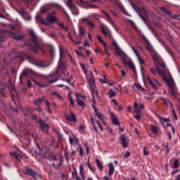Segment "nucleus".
<instances>
[{"instance_id":"a878e982","label":"nucleus","mask_w":180,"mask_h":180,"mask_svg":"<svg viewBox=\"0 0 180 180\" xmlns=\"http://www.w3.org/2000/svg\"><path fill=\"white\" fill-rule=\"evenodd\" d=\"M69 142L70 144H78L79 143V141L78 140V138L75 136V135H73V138H69Z\"/></svg>"},{"instance_id":"f3484780","label":"nucleus","mask_w":180,"mask_h":180,"mask_svg":"<svg viewBox=\"0 0 180 180\" xmlns=\"http://www.w3.org/2000/svg\"><path fill=\"white\" fill-rule=\"evenodd\" d=\"M87 82L89 86L91 87L93 94L96 95L98 94V91H96V86L95 85V79H91L87 80Z\"/></svg>"},{"instance_id":"f257e3e1","label":"nucleus","mask_w":180,"mask_h":180,"mask_svg":"<svg viewBox=\"0 0 180 180\" xmlns=\"http://www.w3.org/2000/svg\"><path fill=\"white\" fill-rule=\"evenodd\" d=\"M157 72L158 74H159V75H160V77H162L164 81L167 82V84L169 86V94H170L172 96H176V94H175V91H176V87L175 86V82H174V79L172 78L171 73L168 74V79L167 75H165V72L160 68H157Z\"/></svg>"},{"instance_id":"dca6fc26","label":"nucleus","mask_w":180,"mask_h":180,"mask_svg":"<svg viewBox=\"0 0 180 180\" xmlns=\"http://www.w3.org/2000/svg\"><path fill=\"white\" fill-rule=\"evenodd\" d=\"M101 32L104 36H106V37H112V33L110 32V30L106 27V25L103 24H101Z\"/></svg>"},{"instance_id":"4c0bfd02","label":"nucleus","mask_w":180,"mask_h":180,"mask_svg":"<svg viewBox=\"0 0 180 180\" xmlns=\"http://www.w3.org/2000/svg\"><path fill=\"white\" fill-rule=\"evenodd\" d=\"M97 39H98V41L102 44V46H103V47L106 48V43H105V41H103V39H102V37L98 35Z\"/></svg>"},{"instance_id":"8fccbe9b","label":"nucleus","mask_w":180,"mask_h":180,"mask_svg":"<svg viewBox=\"0 0 180 180\" xmlns=\"http://www.w3.org/2000/svg\"><path fill=\"white\" fill-rule=\"evenodd\" d=\"M58 25H59L60 27H62V29H65V30H66V31L68 32V28L64 25V23H63V22H59V23H58Z\"/></svg>"},{"instance_id":"4d7b16f0","label":"nucleus","mask_w":180,"mask_h":180,"mask_svg":"<svg viewBox=\"0 0 180 180\" xmlns=\"http://www.w3.org/2000/svg\"><path fill=\"white\" fill-rule=\"evenodd\" d=\"M133 51L135 53L136 56L139 58L140 57V53H139V52L137 51V50H136V49H134L133 46L131 47Z\"/></svg>"},{"instance_id":"1a4fd4ad","label":"nucleus","mask_w":180,"mask_h":180,"mask_svg":"<svg viewBox=\"0 0 180 180\" xmlns=\"http://www.w3.org/2000/svg\"><path fill=\"white\" fill-rule=\"evenodd\" d=\"M25 174L26 175H30L34 179H40V174L29 167H25Z\"/></svg>"},{"instance_id":"2f4dec72","label":"nucleus","mask_w":180,"mask_h":180,"mask_svg":"<svg viewBox=\"0 0 180 180\" xmlns=\"http://www.w3.org/2000/svg\"><path fill=\"white\" fill-rule=\"evenodd\" d=\"M96 162L97 164L98 168L100 169V171H102L103 169V165H102L101 160H99V159H96Z\"/></svg>"},{"instance_id":"5fc2aeb1","label":"nucleus","mask_w":180,"mask_h":180,"mask_svg":"<svg viewBox=\"0 0 180 180\" xmlns=\"http://www.w3.org/2000/svg\"><path fill=\"white\" fill-rule=\"evenodd\" d=\"M57 6V9H63L65 15H66V16L70 18V17H68V14L67 13V12H65V10H64V8H63L62 6Z\"/></svg>"},{"instance_id":"5701e85b","label":"nucleus","mask_w":180,"mask_h":180,"mask_svg":"<svg viewBox=\"0 0 180 180\" xmlns=\"http://www.w3.org/2000/svg\"><path fill=\"white\" fill-rule=\"evenodd\" d=\"M81 98H83L84 99H85V97L84 96L77 94L76 101L79 106H85V103H84V101L81 100Z\"/></svg>"},{"instance_id":"cd10ccee","label":"nucleus","mask_w":180,"mask_h":180,"mask_svg":"<svg viewBox=\"0 0 180 180\" xmlns=\"http://www.w3.org/2000/svg\"><path fill=\"white\" fill-rule=\"evenodd\" d=\"M113 46H115V50L116 51V53L117 54H119L120 56H122V54H123V51H122V49H120V48L119 47V45H117V43L116 42H113Z\"/></svg>"},{"instance_id":"20e7f679","label":"nucleus","mask_w":180,"mask_h":180,"mask_svg":"<svg viewBox=\"0 0 180 180\" xmlns=\"http://www.w3.org/2000/svg\"><path fill=\"white\" fill-rule=\"evenodd\" d=\"M79 175L81 176V177H79L78 176V172H77V169L74 168V170L72 173V178L73 179H76V180H84L86 178L85 176V167H84V164L83 163H80L79 164Z\"/></svg>"},{"instance_id":"412c9836","label":"nucleus","mask_w":180,"mask_h":180,"mask_svg":"<svg viewBox=\"0 0 180 180\" xmlns=\"http://www.w3.org/2000/svg\"><path fill=\"white\" fill-rule=\"evenodd\" d=\"M65 119L69 122H74V123H77V116L73 112H70V115H65Z\"/></svg>"},{"instance_id":"6ab92c4d","label":"nucleus","mask_w":180,"mask_h":180,"mask_svg":"<svg viewBox=\"0 0 180 180\" xmlns=\"http://www.w3.org/2000/svg\"><path fill=\"white\" fill-rule=\"evenodd\" d=\"M32 64L34 65H37V67H41V68H44L46 65H44V61L39 60L38 59H32Z\"/></svg>"},{"instance_id":"bf43d9fd","label":"nucleus","mask_w":180,"mask_h":180,"mask_svg":"<svg viewBox=\"0 0 180 180\" xmlns=\"http://www.w3.org/2000/svg\"><path fill=\"white\" fill-rule=\"evenodd\" d=\"M134 117L136 120H140L141 119V114H136V115H134Z\"/></svg>"},{"instance_id":"6e6552de","label":"nucleus","mask_w":180,"mask_h":180,"mask_svg":"<svg viewBox=\"0 0 180 180\" xmlns=\"http://www.w3.org/2000/svg\"><path fill=\"white\" fill-rule=\"evenodd\" d=\"M43 101H44V102L46 103V106L47 108V112L49 113H51V108H50V107L51 106V104L49 101H47V100H45L44 98H39L38 99H35L34 101V105H37V106H40V105H41V103H43Z\"/></svg>"},{"instance_id":"f8f14e48","label":"nucleus","mask_w":180,"mask_h":180,"mask_svg":"<svg viewBox=\"0 0 180 180\" xmlns=\"http://www.w3.org/2000/svg\"><path fill=\"white\" fill-rule=\"evenodd\" d=\"M81 68L86 75V80L89 81V79H94V75H92V72H88L86 68H85V65L84 64H81Z\"/></svg>"},{"instance_id":"c85d7f7f","label":"nucleus","mask_w":180,"mask_h":180,"mask_svg":"<svg viewBox=\"0 0 180 180\" xmlns=\"http://www.w3.org/2000/svg\"><path fill=\"white\" fill-rule=\"evenodd\" d=\"M133 89H134V91H141V92H143L144 91V89L139 83H135L134 86H133Z\"/></svg>"},{"instance_id":"2eb2a0df","label":"nucleus","mask_w":180,"mask_h":180,"mask_svg":"<svg viewBox=\"0 0 180 180\" xmlns=\"http://www.w3.org/2000/svg\"><path fill=\"white\" fill-rule=\"evenodd\" d=\"M72 1L73 0H68V2L66 3V4L69 8H72V6H74V4H72ZM77 5H79V6H81L82 8H85L86 6V5H85L84 1L82 0H78L77 1Z\"/></svg>"},{"instance_id":"13d9d810","label":"nucleus","mask_w":180,"mask_h":180,"mask_svg":"<svg viewBox=\"0 0 180 180\" xmlns=\"http://www.w3.org/2000/svg\"><path fill=\"white\" fill-rule=\"evenodd\" d=\"M69 37H70V40H71V41H72L75 44H81V42H77L74 39H72V37H71V35L70 34V33H69Z\"/></svg>"},{"instance_id":"680f3d73","label":"nucleus","mask_w":180,"mask_h":180,"mask_svg":"<svg viewBox=\"0 0 180 180\" xmlns=\"http://www.w3.org/2000/svg\"><path fill=\"white\" fill-rule=\"evenodd\" d=\"M135 113H136V115H141V110H140V108H136V109L135 110Z\"/></svg>"},{"instance_id":"a18cd8bd","label":"nucleus","mask_w":180,"mask_h":180,"mask_svg":"<svg viewBox=\"0 0 180 180\" xmlns=\"http://www.w3.org/2000/svg\"><path fill=\"white\" fill-rule=\"evenodd\" d=\"M52 95H55L56 98H58V99H60V101H63V97L57 92H52Z\"/></svg>"},{"instance_id":"423d86ee","label":"nucleus","mask_w":180,"mask_h":180,"mask_svg":"<svg viewBox=\"0 0 180 180\" xmlns=\"http://www.w3.org/2000/svg\"><path fill=\"white\" fill-rule=\"evenodd\" d=\"M79 22L82 23V22H84L85 25L89 29V30H92V29H95L96 27V25L95 24V22L92 20H89L88 18H83L79 20Z\"/></svg>"},{"instance_id":"6e6d98bb","label":"nucleus","mask_w":180,"mask_h":180,"mask_svg":"<svg viewBox=\"0 0 180 180\" xmlns=\"http://www.w3.org/2000/svg\"><path fill=\"white\" fill-rule=\"evenodd\" d=\"M18 12L20 13V15H21V16H22V18H24L25 15H26V12H25L23 10L18 11Z\"/></svg>"},{"instance_id":"c9c22d12","label":"nucleus","mask_w":180,"mask_h":180,"mask_svg":"<svg viewBox=\"0 0 180 180\" xmlns=\"http://www.w3.org/2000/svg\"><path fill=\"white\" fill-rule=\"evenodd\" d=\"M95 113H96L97 117H98V119H100V120H103L105 119V117H103V115H102V113L98 112V110H95Z\"/></svg>"},{"instance_id":"7ed1b4c3","label":"nucleus","mask_w":180,"mask_h":180,"mask_svg":"<svg viewBox=\"0 0 180 180\" xmlns=\"http://www.w3.org/2000/svg\"><path fill=\"white\" fill-rule=\"evenodd\" d=\"M56 15V12H52L49 13L46 18V20L43 19L40 15H37L36 17L37 20L41 22L42 25H46V26H49L50 23H54V22H57V17L54 16Z\"/></svg>"},{"instance_id":"f03ea898","label":"nucleus","mask_w":180,"mask_h":180,"mask_svg":"<svg viewBox=\"0 0 180 180\" xmlns=\"http://www.w3.org/2000/svg\"><path fill=\"white\" fill-rule=\"evenodd\" d=\"M59 50H60V58L58 62V67L57 71H56L53 75H51L49 77V82H56V81H58V72H61L62 74L64 73V71H65V64L61 62V57H63V54L65 53V49L63 48V46H59Z\"/></svg>"},{"instance_id":"e2e57ef3","label":"nucleus","mask_w":180,"mask_h":180,"mask_svg":"<svg viewBox=\"0 0 180 180\" xmlns=\"http://www.w3.org/2000/svg\"><path fill=\"white\" fill-rule=\"evenodd\" d=\"M49 9H50L49 8H43V9L41 11V13H46V12H47V11H49Z\"/></svg>"},{"instance_id":"49530a36","label":"nucleus","mask_w":180,"mask_h":180,"mask_svg":"<svg viewBox=\"0 0 180 180\" xmlns=\"http://www.w3.org/2000/svg\"><path fill=\"white\" fill-rule=\"evenodd\" d=\"M150 72L152 74H153V75H157V68H150Z\"/></svg>"},{"instance_id":"864d4df0","label":"nucleus","mask_w":180,"mask_h":180,"mask_svg":"<svg viewBox=\"0 0 180 180\" xmlns=\"http://www.w3.org/2000/svg\"><path fill=\"white\" fill-rule=\"evenodd\" d=\"M84 147H85V148L86 150L87 154H89V146L88 145V143H84Z\"/></svg>"},{"instance_id":"ea45409f","label":"nucleus","mask_w":180,"mask_h":180,"mask_svg":"<svg viewBox=\"0 0 180 180\" xmlns=\"http://www.w3.org/2000/svg\"><path fill=\"white\" fill-rule=\"evenodd\" d=\"M11 157H15V158H16V160H20V155L19 154H18L16 152H13L12 153H11Z\"/></svg>"},{"instance_id":"72a5a7b5","label":"nucleus","mask_w":180,"mask_h":180,"mask_svg":"<svg viewBox=\"0 0 180 180\" xmlns=\"http://www.w3.org/2000/svg\"><path fill=\"white\" fill-rule=\"evenodd\" d=\"M150 131H152V133H154V134H158V128L155 125H151Z\"/></svg>"},{"instance_id":"052dcab7","label":"nucleus","mask_w":180,"mask_h":180,"mask_svg":"<svg viewBox=\"0 0 180 180\" xmlns=\"http://www.w3.org/2000/svg\"><path fill=\"white\" fill-rule=\"evenodd\" d=\"M110 13H112L113 15V16H115L116 18H117L119 15H117V13H116V12H115L113 10L110 9Z\"/></svg>"},{"instance_id":"f704fd0d","label":"nucleus","mask_w":180,"mask_h":180,"mask_svg":"<svg viewBox=\"0 0 180 180\" xmlns=\"http://www.w3.org/2000/svg\"><path fill=\"white\" fill-rule=\"evenodd\" d=\"M128 67H129L130 70H132L133 72H134V74H136V66H134V64H133V63L129 62Z\"/></svg>"},{"instance_id":"b1692460","label":"nucleus","mask_w":180,"mask_h":180,"mask_svg":"<svg viewBox=\"0 0 180 180\" xmlns=\"http://www.w3.org/2000/svg\"><path fill=\"white\" fill-rule=\"evenodd\" d=\"M121 144L124 148H127V146H129V142L127 141V139H126V136L121 135Z\"/></svg>"},{"instance_id":"79ce46f5","label":"nucleus","mask_w":180,"mask_h":180,"mask_svg":"<svg viewBox=\"0 0 180 180\" xmlns=\"http://www.w3.org/2000/svg\"><path fill=\"white\" fill-rule=\"evenodd\" d=\"M87 166H88V168H89V169H91L94 173H95V171H96V169L92 167V166H91V162L89 160L87 162Z\"/></svg>"},{"instance_id":"ddd939ff","label":"nucleus","mask_w":180,"mask_h":180,"mask_svg":"<svg viewBox=\"0 0 180 180\" xmlns=\"http://www.w3.org/2000/svg\"><path fill=\"white\" fill-rule=\"evenodd\" d=\"M102 13L104 15V16L106 18L107 22L110 23L114 27V29H116V26L115 25V22H113V20H112V18L110 17V14L109 13L106 12L105 11L102 10Z\"/></svg>"},{"instance_id":"aec40b11","label":"nucleus","mask_w":180,"mask_h":180,"mask_svg":"<svg viewBox=\"0 0 180 180\" xmlns=\"http://www.w3.org/2000/svg\"><path fill=\"white\" fill-rule=\"evenodd\" d=\"M39 123L41 126L42 131H44V133H48L47 130H49V124H46V122L41 120H39Z\"/></svg>"},{"instance_id":"0eeeda50","label":"nucleus","mask_w":180,"mask_h":180,"mask_svg":"<svg viewBox=\"0 0 180 180\" xmlns=\"http://www.w3.org/2000/svg\"><path fill=\"white\" fill-rule=\"evenodd\" d=\"M51 160L53 161L54 167L58 168L59 167H61V164H63V155H58L53 156Z\"/></svg>"},{"instance_id":"338daca9","label":"nucleus","mask_w":180,"mask_h":180,"mask_svg":"<svg viewBox=\"0 0 180 180\" xmlns=\"http://www.w3.org/2000/svg\"><path fill=\"white\" fill-rule=\"evenodd\" d=\"M139 61L140 63V64H144V60L143 58H141L140 56L138 58Z\"/></svg>"},{"instance_id":"37998d69","label":"nucleus","mask_w":180,"mask_h":180,"mask_svg":"<svg viewBox=\"0 0 180 180\" xmlns=\"http://www.w3.org/2000/svg\"><path fill=\"white\" fill-rule=\"evenodd\" d=\"M179 167V160H174V163H173V168H178Z\"/></svg>"},{"instance_id":"e433bc0d","label":"nucleus","mask_w":180,"mask_h":180,"mask_svg":"<svg viewBox=\"0 0 180 180\" xmlns=\"http://www.w3.org/2000/svg\"><path fill=\"white\" fill-rule=\"evenodd\" d=\"M70 9L72 11V13H73V15H79V11H78V9L77 8H75V6H73L72 7H70Z\"/></svg>"},{"instance_id":"3c124183","label":"nucleus","mask_w":180,"mask_h":180,"mask_svg":"<svg viewBox=\"0 0 180 180\" xmlns=\"http://www.w3.org/2000/svg\"><path fill=\"white\" fill-rule=\"evenodd\" d=\"M103 78L105 80H103L102 79H100L99 81L100 82H103V84H106V82H108V78H106V75H103Z\"/></svg>"},{"instance_id":"473e14b6","label":"nucleus","mask_w":180,"mask_h":180,"mask_svg":"<svg viewBox=\"0 0 180 180\" xmlns=\"http://www.w3.org/2000/svg\"><path fill=\"white\" fill-rule=\"evenodd\" d=\"M108 95L110 98H115V96L117 95V93H116V91L113 89H110L108 92Z\"/></svg>"},{"instance_id":"69168bd1","label":"nucleus","mask_w":180,"mask_h":180,"mask_svg":"<svg viewBox=\"0 0 180 180\" xmlns=\"http://www.w3.org/2000/svg\"><path fill=\"white\" fill-rule=\"evenodd\" d=\"M23 18H24L25 20H30V19H32V17H30V15H27V16H25V15H24Z\"/></svg>"},{"instance_id":"a19ab883","label":"nucleus","mask_w":180,"mask_h":180,"mask_svg":"<svg viewBox=\"0 0 180 180\" xmlns=\"http://www.w3.org/2000/svg\"><path fill=\"white\" fill-rule=\"evenodd\" d=\"M79 33L80 36H84L85 34V28H84L82 27H79Z\"/></svg>"},{"instance_id":"39448f33","label":"nucleus","mask_w":180,"mask_h":180,"mask_svg":"<svg viewBox=\"0 0 180 180\" xmlns=\"http://www.w3.org/2000/svg\"><path fill=\"white\" fill-rule=\"evenodd\" d=\"M29 34L31 37L32 41L34 42V46H30V49L31 51H37L39 49H40V46H39V42L37 41V37H36V34H34V32L33 30L29 31Z\"/></svg>"},{"instance_id":"9b49d317","label":"nucleus","mask_w":180,"mask_h":180,"mask_svg":"<svg viewBox=\"0 0 180 180\" xmlns=\"http://www.w3.org/2000/svg\"><path fill=\"white\" fill-rule=\"evenodd\" d=\"M109 1H110V2H112V4H114V5H117V6H118L120 12H122V13H124V15L129 16V13H127V11H126V9L123 6V5H122V4H120V1H119V0H109Z\"/></svg>"},{"instance_id":"bb28decb","label":"nucleus","mask_w":180,"mask_h":180,"mask_svg":"<svg viewBox=\"0 0 180 180\" xmlns=\"http://www.w3.org/2000/svg\"><path fill=\"white\" fill-rule=\"evenodd\" d=\"M142 13H140V17L143 20V22H147V11L142 8Z\"/></svg>"},{"instance_id":"0e129e2a","label":"nucleus","mask_w":180,"mask_h":180,"mask_svg":"<svg viewBox=\"0 0 180 180\" xmlns=\"http://www.w3.org/2000/svg\"><path fill=\"white\" fill-rule=\"evenodd\" d=\"M79 154H80L81 157H82L84 155V148H79Z\"/></svg>"},{"instance_id":"603ef678","label":"nucleus","mask_w":180,"mask_h":180,"mask_svg":"<svg viewBox=\"0 0 180 180\" xmlns=\"http://www.w3.org/2000/svg\"><path fill=\"white\" fill-rule=\"evenodd\" d=\"M68 96L70 101V105H74V99L72 98V96H71V93H69Z\"/></svg>"},{"instance_id":"774afa93","label":"nucleus","mask_w":180,"mask_h":180,"mask_svg":"<svg viewBox=\"0 0 180 180\" xmlns=\"http://www.w3.org/2000/svg\"><path fill=\"white\" fill-rule=\"evenodd\" d=\"M129 156H130V152H129V151L126 152L125 155H124V158H129Z\"/></svg>"},{"instance_id":"393cba45","label":"nucleus","mask_w":180,"mask_h":180,"mask_svg":"<svg viewBox=\"0 0 180 180\" xmlns=\"http://www.w3.org/2000/svg\"><path fill=\"white\" fill-rule=\"evenodd\" d=\"M114 173H115V165H113V163L110 162L109 172H108L109 176H112V175H113Z\"/></svg>"},{"instance_id":"7c9ffc66","label":"nucleus","mask_w":180,"mask_h":180,"mask_svg":"<svg viewBox=\"0 0 180 180\" xmlns=\"http://www.w3.org/2000/svg\"><path fill=\"white\" fill-rule=\"evenodd\" d=\"M161 99L166 106H171L172 108V103L169 100L164 98H161Z\"/></svg>"},{"instance_id":"9d476101","label":"nucleus","mask_w":180,"mask_h":180,"mask_svg":"<svg viewBox=\"0 0 180 180\" xmlns=\"http://www.w3.org/2000/svg\"><path fill=\"white\" fill-rule=\"evenodd\" d=\"M30 74H33L34 77H36V75H38L36 74V72H33L32 69L30 68H25L22 71L20 75V81H22L23 78H26Z\"/></svg>"},{"instance_id":"4be33fe9","label":"nucleus","mask_w":180,"mask_h":180,"mask_svg":"<svg viewBox=\"0 0 180 180\" xmlns=\"http://www.w3.org/2000/svg\"><path fill=\"white\" fill-rule=\"evenodd\" d=\"M110 117L112 120V124H115V126H119V120H117V117L115 116V114H113V112H110Z\"/></svg>"},{"instance_id":"4468645a","label":"nucleus","mask_w":180,"mask_h":180,"mask_svg":"<svg viewBox=\"0 0 180 180\" xmlns=\"http://www.w3.org/2000/svg\"><path fill=\"white\" fill-rule=\"evenodd\" d=\"M148 82L151 85V86L153 88V89H157L158 86H160V84L158 81L156 79H151V77L150 76H147Z\"/></svg>"},{"instance_id":"09e8293b","label":"nucleus","mask_w":180,"mask_h":180,"mask_svg":"<svg viewBox=\"0 0 180 180\" xmlns=\"http://www.w3.org/2000/svg\"><path fill=\"white\" fill-rule=\"evenodd\" d=\"M159 119L160 120H163V122H166V123H168V122H169V118H165V117L159 116Z\"/></svg>"},{"instance_id":"c03bdc74","label":"nucleus","mask_w":180,"mask_h":180,"mask_svg":"<svg viewBox=\"0 0 180 180\" xmlns=\"http://www.w3.org/2000/svg\"><path fill=\"white\" fill-rule=\"evenodd\" d=\"M160 11H162V12H164L165 13H167V15H169L170 13L169 11H168V9H167V8L165 7H160Z\"/></svg>"},{"instance_id":"de8ad7c7","label":"nucleus","mask_w":180,"mask_h":180,"mask_svg":"<svg viewBox=\"0 0 180 180\" xmlns=\"http://www.w3.org/2000/svg\"><path fill=\"white\" fill-rule=\"evenodd\" d=\"M165 50H166V51H167V53H169V54L170 56H172V54H174L172 51L168 46H165Z\"/></svg>"},{"instance_id":"c756f323","label":"nucleus","mask_w":180,"mask_h":180,"mask_svg":"<svg viewBox=\"0 0 180 180\" xmlns=\"http://www.w3.org/2000/svg\"><path fill=\"white\" fill-rule=\"evenodd\" d=\"M18 56L19 58H20V60L22 61H23L26 58H29V56H27V54L23 53V52L18 53Z\"/></svg>"},{"instance_id":"58836bf2","label":"nucleus","mask_w":180,"mask_h":180,"mask_svg":"<svg viewBox=\"0 0 180 180\" xmlns=\"http://www.w3.org/2000/svg\"><path fill=\"white\" fill-rule=\"evenodd\" d=\"M143 155L146 156L150 155V150H148V147L147 146L143 147Z\"/></svg>"},{"instance_id":"a211bd4d","label":"nucleus","mask_w":180,"mask_h":180,"mask_svg":"<svg viewBox=\"0 0 180 180\" xmlns=\"http://www.w3.org/2000/svg\"><path fill=\"white\" fill-rule=\"evenodd\" d=\"M11 37H12V39H15V40H17L18 41H19L23 40L25 39V34H19V32L17 34L12 33Z\"/></svg>"}]
</instances>
